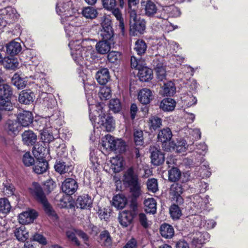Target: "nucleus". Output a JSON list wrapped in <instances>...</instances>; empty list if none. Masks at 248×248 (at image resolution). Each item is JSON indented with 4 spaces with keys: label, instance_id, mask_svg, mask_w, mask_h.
<instances>
[{
    "label": "nucleus",
    "instance_id": "nucleus-1",
    "mask_svg": "<svg viewBox=\"0 0 248 248\" xmlns=\"http://www.w3.org/2000/svg\"><path fill=\"white\" fill-rule=\"evenodd\" d=\"M87 101L89 104V117L92 123L95 122L96 117H98L99 120L97 123L102 129L108 132L113 131L115 127V121L112 116L105 115L103 110V104L99 103L90 104L89 98Z\"/></svg>",
    "mask_w": 248,
    "mask_h": 248
},
{
    "label": "nucleus",
    "instance_id": "nucleus-2",
    "mask_svg": "<svg viewBox=\"0 0 248 248\" xmlns=\"http://www.w3.org/2000/svg\"><path fill=\"white\" fill-rule=\"evenodd\" d=\"M73 6L71 1L64 2L60 0L57 3L56 10L57 13L61 17L62 24L69 21L70 19L78 20V17L75 15L77 10Z\"/></svg>",
    "mask_w": 248,
    "mask_h": 248
},
{
    "label": "nucleus",
    "instance_id": "nucleus-3",
    "mask_svg": "<svg viewBox=\"0 0 248 248\" xmlns=\"http://www.w3.org/2000/svg\"><path fill=\"white\" fill-rule=\"evenodd\" d=\"M78 20H70L64 25L65 31L66 36L69 38V43L71 41L75 42V44L82 43L84 44L85 41H82V34L80 32V23H78Z\"/></svg>",
    "mask_w": 248,
    "mask_h": 248
},
{
    "label": "nucleus",
    "instance_id": "nucleus-4",
    "mask_svg": "<svg viewBox=\"0 0 248 248\" xmlns=\"http://www.w3.org/2000/svg\"><path fill=\"white\" fill-rule=\"evenodd\" d=\"M30 190L31 194L35 197L37 200L42 204L45 212L48 215L53 217L56 216L54 211L48 202L43 190L38 183H33L31 186L30 188Z\"/></svg>",
    "mask_w": 248,
    "mask_h": 248
},
{
    "label": "nucleus",
    "instance_id": "nucleus-5",
    "mask_svg": "<svg viewBox=\"0 0 248 248\" xmlns=\"http://www.w3.org/2000/svg\"><path fill=\"white\" fill-rule=\"evenodd\" d=\"M100 143L103 149L106 151H116L123 153L125 150V144L122 140L115 139L109 134L102 138Z\"/></svg>",
    "mask_w": 248,
    "mask_h": 248
},
{
    "label": "nucleus",
    "instance_id": "nucleus-6",
    "mask_svg": "<svg viewBox=\"0 0 248 248\" xmlns=\"http://www.w3.org/2000/svg\"><path fill=\"white\" fill-rule=\"evenodd\" d=\"M141 5L144 10L145 15L148 17H155L161 21L168 18L165 12H163V9L161 11L158 10L156 4L152 0L142 2Z\"/></svg>",
    "mask_w": 248,
    "mask_h": 248
},
{
    "label": "nucleus",
    "instance_id": "nucleus-7",
    "mask_svg": "<svg viewBox=\"0 0 248 248\" xmlns=\"http://www.w3.org/2000/svg\"><path fill=\"white\" fill-rule=\"evenodd\" d=\"M16 10L11 6L0 9V28L5 27L7 24L13 23L18 18Z\"/></svg>",
    "mask_w": 248,
    "mask_h": 248
},
{
    "label": "nucleus",
    "instance_id": "nucleus-8",
    "mask_svg": "<svg viewBox=\"0 0 248 248\" xmlns=\"http://www.w3.org/2000/svg\"><path fill=\"white\" fill-rule=\"evenodd\" d=\"M82 43L75 44V42L69 43L68 46L71 50V54L74 61L78 65L87 64L85 62L84 52L85 47Z\"/></svg>",
    "mask_w": 248,
    "mask_h": 248
},
{
    "label": "nucleus",
    "instance_id": "nucleus-9",
    "mask_svg": "<svg viewBox=\"0 0 248 248\" xmlns=\"http://www.w3.org/2000/svg\"><path fill=\"white\" fill-rule=\"evenodd\" d=\"M209 197L206 196L202 198L199 195L196 194L190 196L191 204L197 212H201L205 210L208 208V204L209 203Z\"/></svg>",
    "mask_w": 248,
    "mask_h": 248
},
{
    "label": "nucleus",
    "instance_id": "nucleus-10",
    "mask_svg": "<svg viewBox=\"0 0 248 248\" xmlns=\"http://www.w3.org/2000/svg\"><path fill=\"white\" fill-rule=\"evenodd\" d=\"M41 80L42 83H44V84H42L43 88L42 90L43 91V93L41 94V96L44 98V105L47 107L48 108L53 109V110L55 108H58L56 100L52 96V95H48L46 93V91H48L49 86L46 79H42Z\"/></svg>",
    "mask_w": 248,
    "mask_h": 248
},
{
    "label": "nucleus",
    "instance_id": "nucleus-11",
    "mask_svg": "<svg viewBox=\"0 0 248 248\" xmlns=\"http://www.w3.org/2000/svg\"><path fill=\"white\" fill-rule=\"evenodd\" d=\"M183 192L182 186L179 183H174L171 185L170 189V195L171 200L177 204L181 205L184 202V199L181 195Z\"/></svg>",
    "mask_w": 248,
    "mask_h": 248
},
{
    "label": "nucleus",
    "instance_id": "nucleus-12",
    "mask_svg": "<svg viewBox=\"0 0 248 248\" xmlns=\"http://www.w3.org/2000/svg\"><path fill=\"white\" fill-rule=\"evenodd\" d=\"M164 150L167 151H170L171 150L175 151L178 153H182L185 152L188 145L186 141L184 139L177 140L176 141H171L170 142L167 146L165 144L163 146Z\"/></svg>",
    "mask_w": 248,
    "mask_h": 248
},
{
    "label": "nucleus",
    "instance_id": "nucleus-13",
    "mask_svg": "<svg viewBox=\"0 0 248 248\" xmlns=\"http://www.w3.org/2000/svg\"><path fill=\"white\" fill-rule=\"evenodd\" d=\"M130 34L133 36L143 34L146 28V21L143 19L139 18L138 20L129 23Z\"/></svg>",
    "mask_w": 248,
    "mask_h": 248
},
{
    "label": "nucleus",
    "instance_id": "nucleus-14",
    "mask_svg": "<svg viewBox=\"0 0 248 248\" xmlns=\"http://www.w3.org/2000/svg\"><path fill=\"white\" fill-rule=\"evenodd\" d=\"M102 29L100 31V35L103 40L109 41L113 36V31L111 26V21L106 18L101 23Z\"/></svg>",
    "mask_w": 248,
    "mask_h": 248
},
{
    "label": "nucleus",
    "instance_id": "nucleus-15",
    "mask_svg": "<svg viewBox=\"0 0 248 248\" xmlns=\"http://www.w3.org/2000/svg\"><path fill=\"white\" fill-rule=\"evenodd\" d=\"M78 183L72 178H67L62 183V189L67 195H72L78 189Z\"/></svg>",
    "mask_w": 248,
    "mask_h": 248
},
{
    "label": "nucleus",
    "instance_id": "nucleus-16",
    "mask_svg": "<svg viewBox=\"0 0 248 248\" xmlns=\"http://www.w3.org/2000/svg\"><path fill=\"white\" fill-rule=\"evenodd\" d=\"M195 150L193 153V155L194 156L196 155H198V156L195 157V159L192 158L190 159V162L189 163V165H192L193 162H203V157L207 150V146L204 143H200L196 145V148H194Z\"/></svg>",
    "mask_w": 248,
    "mask_h": 248
},
{
    "label": "nucleus",
    "instance_id": "nucleus-17",
    "mask_svg": "<svg viewBox=\"0 0 248 248\" xmlns=\"http://www.w3.org/2000/svg\"><path fill=\"white\" fill-rule=\"evenodd\" d=\"M37 123L39 124L38 130L42 131V135L48 134L49 136L50 135L52 136L51 129L54 126L52 124V122L48 118H41L38 121Z\"/></svg>",
    "mask_w": 248,
    "mask_h": 248
},
{
    "label": "nucleus",
    "instance_id": "nucleus-18",
    "mask_svg": "<svg viewBox=\"0 0 248 248\" xmlns=\"http://www.w3.org/2000/svg\"><path fill=\"white\" fill-rule=\"evenodd\" d=\"M37 216V213L33 210L23 212L18 216L19 222L22 224L31 223L36 218Z\"/></svg>",
    "mask_w": 248,
    "mask_h": 248
},
{
    "label": "nucleus",
    "instance_id": "nucleus-19",
    "mask_svg": "<svg viewBox=\"0 0 248 248\" xmlns=\"http://www.w3.org/2000/svg\"><path fill=\"white\" fill-rule=\"evenodd\" d=\"M5 129L9 135L16 136L21 129V126L16 120H8L5 124Z\"/></svg>",
    "mask_w": 248,
    "mask_h": 248
},
{
    "label": "nucleus",
    "instance_id": "nucleus-20",
    "mask_svg": "<svg viewBox=\"0 0 248 248\" xmlns=\"http://www.w3.org/2000/svg\"><path fill=\"white\" fill-rule=\"evenodd\" d=\"M150 151L152 163L155 166L162 164L165 160L164 154L160 149L155 147L151 148Z\"/></svg>",
    "mask_w": 248,
    "mask_h": 248
},
{
    "label": "nucleus",
    "instance_id": "nucleus-21",
    "mask_svg": "<svg viewBox=\"0 0 248 248\" xmlns=\"http://www.w3.org/2000/svg\"><path fill=\"white\" fill-rule=\"evenodd\" d=\"M124 182L129 186L138 182V178L133 167L129 168L124 174Z\"/></svg>",
    "mask_w": 248,
    "mask_h": 248
},
{
    "label": "nucleus",
    "instance_id": "nucleus-22",
    "mask_svg": "<svg viewBox=\"0 0 248 248\" xmlns=\"http://www.w3.org/2000/svg\"><path fill=\"white\" fill-rule=\"evenodd\" d=\"M17 119L21 126L26 127L32 123L33 116L31 112L25 110L18 115Z\"/></svg>",
    "mask_w": 248,
    "mask_h": 248
},
{
    "label": "nucleus",
    "instance_id": "nucleus-23",
    "mask_svg": "<svg viewBox=\"0 0 248 248\" xmlns=\"http://www.w3.org/2000/svg\"><path fill=\"white\" fill-rule=\"evenodd\" d=\"M139 101L143 104H148L153 99L152 91L147 88H143L140 91L138 96Z\"/></svg>",
    "mask_w": 248,
    "mask_h": 248
},
{
    "label": "nucleus",
    "instance_id": "nucleus-24",
    "mask_svg": "<svg viewBox=\"0 0 248 248\" xmlns=\"http://www.w3.org/2000/svg\"><path fill=\"white\" fill-rule=\"evenodd\" d=\"M134 213L131 211H124L119 216V221L123 227H126L129 225L133 219Z\"/></svg>",
    "mask_w": 248,
    "mask_h": 248
},
{
    "label": "nucleus",
    "instance_id": "nucleus-25",
    "mask_svg": "<svg viewBox=\"0 0 248 248\" xmlns=\"http://www.w3.org/2000/svg\"><path fill=\"white\" fill-rule=\"evenodd\" d=\"M52 122L54 128L57 129L58 126L62 124L63 113L58 108L53 110V113L51 116L47 117Z\"/></svg>",
    "mask_w": 248,
    "mask_h": 248
},
{
    "label": "nucleus",
    "instance_id": "nucleus-26",
    "mask_svg": "<svg viewBox=\"0 0 248 248\" xmlns=\"http://www.w3.org/2000/svg\"><path fill=\"white\" fill-rule=\"evenodd\" d=\"M34 93L31 90H25L20 92L18 96V101L24 104H30L33 102Z\"/></svg>",
    "mask_w": 248,
    "mask_h": 248
},
{
    "label": "nucleus",
    "instance_id": "nucleus-27",
    "mask_svg": "<svg viewBox=\"0 0 248 248\" xmlns=\"http://www.w3.org/2000/svg\"><path fill=\"white\" fill-rule=\"evenodd\" d=\"M92 199L88 195L79 196L76 201L77 207L81 209H88L91 207L92 205Z\"/></svg>",
    "mask_w": 248,
    "mask_h": 248
},
{
    "label": "nucleus",
    "instance_id": "nucleus-28",
    "mask_svg": "<svg viewBox=\"0 0 248 248\" xmlns=\"http://www.w3.org/2000/svg\"><path fill=\"white\" fill-rule=\"evenodd\" d=\"M172 136V134L170 128L168 127L164 128L158 132L157 138L159 141L166 144L168 141H170Z\"/></svg>",
    "mask_w": 248,
    "mask_h": 248
},
{
    "label": "nucleus",
    "instance_id": "nucleus-29",
    "mask_svg": "<svg viewBox=\"0 0 248 248\" xmlns=\"http://www.w3.org/2000/svg\"><path fill=\"white\" fill-rule=\"evenodd\" d=\"M95 78L100 84H106L110 78L108 70L107 68L100 69L96 72Z\"/></svg>",
    "mask_w": 248,
    "mask_h": 248
},
{
    "label": "nucleus",
    "instance_id": "nucleus-30",
    "mask_svg": "<svg viewBox=\"0 0 248 248\" xmlns=\"http://www.w3.org/2000/svg\"><path fill=\"white\" fill-rule=\"evenodd\" d=\"M22 137L24 143L28 146L33 145L37 140V136L31 130L24 131Z\"/></svg>",
    "mask_w": 248,
    "mask_h": 248
},
{
    "label": "nucleus",
    "instance_id": "nucleus-31",
    "mask_svg": "<svg viewBox=\"0 0 248 248\" xmlns=\"http://www.w3.org/2000/svg\"><path fill=\"white\" fill-rule=\"evenodd\" d=\"M138 76L141 81H147L153 77L152 70L147 67L142 66L139 70Z\"/></svg>",
    "mask_w": 248,
    "mask_h": 248
},
{
    "label": "nucleus",
    "instance_id": "nucleus-32",
    "mask_svg": "<svg viewBox=\"0 0 248 248\" xmlns=\"http://www.w3.org/2000/svg\"><path fill=\"white\" fill-rule=\"evenodd\" d=\"M48 167L47 161L43 158L39 159L33 168V171L37 174H43L45 172Z\"/></svg>",
    "mask_w": 248,
    "mask_h": 248
},
{
    "label": "nucleus",
    "instance_id": "nucleus-33",
    "mask_svg": "<svg viewBox=\"0 0 248 248\" xmlns=\"http://www.w3.org/2000/svg\"><path fill=\"white\" fill-rule=\"evenodd\" d=\"M127 203V198L123 194L116 195L112 199V205L117 209L124 208Z\"/></svg>",
    "mask_w": 248,
    "mask_h": 248
},
{
    "label": "nucleus",
    "instance_id": "nucleus-34",
    "mask_svg": "<svg viewBox=\"0 0 248 248\" xmlns=\"http://www.w3.org/2000/svg\"><path fill=\"white\" fill-rule=\"evenodd\" d=\"M110 163V168L114 172H119L122 170L123 166V159L120 156L116 155L111 158Z\"/></svg>",
    "mask_w": 248,
    "mask_h": 248
},
{
    "label": "nucleus",
    "instance_id": "nucleus-35",
    "mask_svg": "<svg viewBox=\"0 0 248 248\" xmlns=\"http://www.w3.org/2000/svg\"><path fill=\"white\" fill-rule=\"evenodd\" d=\"M54 168L57 172L61 174L70 171L72 170V166L69 165L62 160L56 161L54 165Z\"/></svg>",
    "mask_w": 248,
    "mask_h": 248
},
{
    "label": "nucleus",
    "instance_id": "nucleus-36",
    "mask_svg": "<svg viewBox=\"0 0 248 248\" xmlns=\"http://www.w3.org/2000/svg\"><path fill=\"white\" fill-rule=\"evenodd\" d=\"M144 210L147 213L154 214L156 212V202L154 198H148L144 201Z\"/></svg>",
    "mask_w": 248,
    "mask_h": 248
},
{
    "label": "nucleus",
    "instance_id": "nucleus-37",
    "mask_svg": "<svg viewBox=\"0 0 248 248\" xmlns=\"http://www.w3.org/2000/svg\"><path fill=\"white\" fill-rule=\"evenodd\" d=\"M95 48L97 52L100 54H106L110 49V43L106 40H101L97 43Z\"/></svg>",
    "mask_w": 248,
    "mask_h": 248
},
{
    "label": "nucleus",
    "instance_id": "nucleus-38",
    "mask_svg": "<svg viewBox=\"0 0 248 248\" xmlns=\"http://www.w3.org/2000/svg\"><path fill=\"white\" fill-rule=\"evenodd\" d=\"M6 52L11 55L18 54L21 50L20 43L15 41H12L6 45Z\"/></svg>",
    "mask_w": 248,
    "mask_h": 248
},
{
    "label": "nucleus",
    "instance_id": "nucleus-39",
    "mask_svg": "<svg viewBox=\"0 0 248 248\" xmlns=\"http://www.w3.org/2000/svg\"><path fill=\"white\" fill-rule=\"evenodd\" d=\"M183 105L187 108H189L197 104V100L191 93H184L181 97Z\"/></svg>",
    "mask_w": 248,
    "mask_h": 248
},
{
    "label": "nucleus",
    "instance_id": "nucleus-40",
    "mask_svg": "<svg viewBox=\"0 0 248 248\" xmlns=\"http://www.w3.org/2000/svg\"><path fill=\"white\" fill-rule=\"evenodd\" d=\"M14 233L18 241L23 242L26 241L29 237V232L24 226L16 228L14 231Z\"/></svg>",
    "mask_w": 248,
    "mask_h": 248
},
{
    "label": "nucleus",
    "instance_id": "nucleus-41",
    "mask_svg": "<svg viewBox=\"0 0 248 248\" xmlns=\"http://www.w3.org/2000/svg\"><path fill=\"white\" fill-rule=\"evenodd\" d=\"M176 102L172 98L164 99L160 104V108L164 111H172L175 107Z\"/></svg>",
    "mask_w": 248,
    "mask_h": 248
},
{
    "label": "nucleus",
    "instance_id": "nucleus-42",
    "mask_svg": "<svg viewBox=\"0 0 248 248\" xmlns=\"http://www.w3.org/2000/svg\"><path fill=\"white\" fill-rule=\"evenodd\" d=\"M100 243L107 248H109L112 245V239L109 232L107 230L102 231L100 234Z\"/></svg>",
    "mask_w": 248,
    "mask_h": 248
},
{
    "label": "nucleus",
    "instance_id": "nucleus-43",
    "mask_svg": "<svg viewBox=\"0 0 248 248\" xmlns=\"http://www.w3.org/2000/svg\"><path fill=\"white\" fill-rule=\"evenodd\" d=\"M160 234L162 237L165 238H170L174 235V229L173 227L168 224H163L160 226Z\"/></svg>",
    "mask_w": 248,
    "mask_h": 248
},
{
    "label": "nucleus",
    "instance_id": "nucleus-44",
    "mask_svg": "<svg viewBox=\"0 0 248 248\" xmlns=\"http://www.w3.org/2000/svg\"><path fill=\"white\" fill-rule=\"evenodd\" d=\"M85 50V61H89L90 62H94L98 60L96 52L94 51L91 46H86Z\"/></svg>",
    "mask_w": 248,
    "mask_h": 248
},
{
    "label": "nucleus",
    "instance_id": "nucleus-45",
    "mask_svg": "<svg viewBox=\"0 0 248 248\" xmlns=\"http://www.w3.org/2000/svg\"><path fill=\"white\" fill-rule=\"evenodd\" d=\"M11 97H0V110L12 111L13 106L11 102Z\"/></svg>",
    "mask_w": 248,
    "mask_h": 248
},
{
    "label": "nucleus",
    "instance_id": "nucleus-46",
    "mask_svg": "<svg viewBox=\"0 0 248 248\" xmlns=\"http://www.w3.org/2000/svg\"><path fill=\"white\" fill-rule=\"evenodd\" d=\"M163 12H165V14L169 16L177 17L181 15L180 9L174 5L166 6L163 8Z\"/></svg>",
    "mask_w": 248,
    "mask_h": 248
},
{
    "label": "nucleus",
    "instance_id": "nucleus-47",
    "mask_svg": "<svg viewBox=\"0 0 248 248\" xmlns=\"http://www.w3.org/2000/svg\"><path fill=\"white\" fill-rule=\"evenodd\" d=\"M12 94V89L8 84H0V97H11Z\"/></svg>",
    "mask_w": 248,
    "mask_h": 248
},
{
    "label": "nucleus",
    "instance_id": "nucleus-48",
    "mask_svg": "<svg viewBox=\"0 0 248 248\" xmlns=\"http://www.w3.org/2000/svg\"><path fill=\"white\" fill-rule=\"evenodd\" d=\"M146 49L147 45L143 40L139 39L135 42L134 50L139 56L144 54Z\"/></svg>",
    "mask_w": 248,
    "mask_h": 248
},
{
    "label": "nucleus",
    "instance_id": "nucleus-49",
    "mask_svg": "<svg viewBox=\"0 0 248 248\" xmlns=\"http://www.w3.org/2000/svg\"><path fill=\"white\" fill-rule=\"evenodd\" d=\"M82 14L86 18L94 19L96 17L98 13L94 8L88 6L83 9Z\"/></svg>",
    "mask_w": 248,
    "mask_h": 248
},
{
    "label": "nucleus",
    "instance_id": "nucleus-50",
    "mask_svg": "<svg viewBox=\"0 0 248 248\" xmlns=\"http://www.w3.org/2000/svg\"><path fill=\"white\" fill-rule=\"evenodd\" d=\"M2 62L5 67L9 69H15L19 65L17 60L13 58H5Z\"/></svg>",
    "mask_w": 248,
    "mask_h": 248
},
{
    "label": "nucleus",
    "instance_id": "nucleus-51",
    "mask_svg": "<svg viewBox=\"0 0 248 248\" xmlns=\"http://www.w3.org/2000/svg\"><path fill=\"white\" fill-rule=\"evenodd\" d=\"M198 169V176L202 178H207L211 175V172L209 171V166L207 162H205Z\"/></svg>",
    "mask_w": 248,
    "mask_h": 248
},
{
    "label": "nucleus",
    "instance_id": "nucleus-52",
    "mask_svg": "<svg viewBox=\"0 0 248 248\" xmlns=\"http://www.w3.org/2000/svg\"><path fill=\"white\" fill-rule=\"evenodd\" d=\"M164 94L166 96H172L176 92L174 84L170 81L164 84Z\"/></svg>",
    "mask_w": 248,
    "mask_h": 248
},
{
    "label": "nucleus",
    "instance_id": "nucleus-53",
    "mask_svg": "<svg viewBox=\"0 0 248 248\" xmlns=\"http://www.w3.org/2000/svg\"><path fill=\"white\" fill-rule=\"evenodd\" d=\"M149 125L150 129L155 130L162 125V119L157 116H152L149 118Z\"/></svg>",
    "mask_w": 248,
    "mask_h": 248
},
{
    "label": "nucleus",
    "instance_id": "nucleus-54",
    "mask_svg": "<svg viewBox=\"0 0 248 248\" xmlns=\"http://www.w3.org/2000/svg\"><path fill=\"white\" fill-rule=\"evenodd\" d=\"M170 214L173 219H178L182 216V211L178 205L174 203L170 207Z\"/></svg>",
    "mask_w": 248,
    "mask_h": 248
},
{
    "label": "nucleus",
    "instance_id": "nucleus-55",
    "mask_svg": "<svg viewBox=\"0 0 248 248\" xmlns=\"http://www.w3.org/2000/svg\"><path fill=\"white\" fill-rule=\"evenodd\" d=\"M11 209V205L7 199H0V213L3 216L8 213Z\"/></svg>",
    "mask_w": 248,
    "mask_h": 248
},
{
    "label": "nucleus",
    "instance_id": "nucleus-56",
    "mask_svg": "<svg viewBox=\"0 0 248 248\" xmlns=\"http://www.w3.org/2000/svg\"><path fill=\"white\" fill-rule=\"evenodd\" d=\"M112 14L116 17V19L119 22V26L121 30L122 31H124V18L122 16V14L121 13V11L118 8H114L112 10Z\"/></svg>",
    "mask_w": 248,
    "mask_h": 248
},
{
    "label": "nucleus",
    "instance_id": "nucleus-57",
    "mask_svg": "<svg viewBox=\"0 0 248 248\" xmlns=\"http://www.w3.org/2000/svg\"><path fill=\"white\" fill-rule=\"evenodd\" d=\"M133 137L134 142L137 146H142L143 145V133L142 130H134Z\"/></svg>",
    "mask_w": 248,
    "mask_h": 248
},
{
    "label": "nucleus",
    "instance_id": "nucleus-58",
    "mask_svg": "<svg viewBox=\"0 0 248 248\" xmlns=\"http://www.w3.org/2000/svg\"><path fill=\"white\" fill-rule=\"evenodd\" d=\"M181 174L180 171L177 168L172 167L169 171V179L171 182H176L180 179Z\"/></svg>",
    "mask_w": 248,
    "mask_h": 248
},
{
    "label": "nucleus",
    "instance_id": "nucleus-59",
    "mask_svg": "<svg viewBox=\"0 0 248 248\" xmlns=\"http://www.w3.org/2000/svg\"><path fill=\"white\" fill-rule=\"evenodd\" d=\"M109 108L114 113L119 112L122 108L120 101L118 99H111L109 102Z\"/></svg>",
    "mask_w": 248,
    "mask_h": 248
},
{
    "label": "nucleus",
    "instance_id": "nucleus-60",
    "mask_svg": "<svg viewBox=\"0 0 248 248\" xmlns=\"http://www.w3.org/2000/svg\"><path fill=\"white\" fill-rule=\"evenodd\" d=\"M98 94L102 100L108 99L111 97V90L108 87H103L101 88Z\"/></svg>",
    "mask_w": 248,
    "mask_h": 248
},
{
    "label": "nucleus",
    "instance_id": "nucleus-61",
    "mask_svg": "<svg viewBox=\"0 0 248 248\" xmlns=\"http://www.w3.org/2000/svg\"><path fill=\"white\" fill-rule=\"evenodd\" d=\"M147 186L149 191L153 193L156 192L158 190L157 180L155 178L149 179L147 182Z\"/></svg>",
    "mask_w": 248,
    "mask_h": 248
},
{
    "label": "nucleus",
    "instance_id": "nucleus-62",
    "mask_svg": "<svg viewBox=\"0 0 248 248\" xmlns=\"http://www.w3.org/2000/svg\"><path fill=\"white\" fill-rule=\"evenodd\" d=\"M133 197H138L141 194L140 186L138 182L129 186Z\"/></svg>",
    "mask_w": 248,
    "mask_h": 248
},
{
    "label": "nucleus",
    "instance_id": "nucleus-63",
    "mask_svg": "<svg viewBox=\"0 0 248 248\" xmlns=\"http://www.w3.org/2000/svg\"><path fill=\"white\" fill-rule=\"evenodd\" d=\"M22 160L24 164L28 167L32 165L34 163V159L29 152H26L23 155Z\"/></svg>",
    "mask_w": 248,
    "mask_h": 248
},
{
    "label": "nucleus",
    "instance_id": "nucleus-64",
    "mask_svg": "<svg viewBox=\"0 0 248 248\" xmlns=\"http://www.w3.org/2000/svg\"><path fill=\"white\" fill-rule=\"evenodd\" d=\"M8 228L6 221L2 217H0V238L5 237Z\"/></svg>",
    "mask_w": 248,
    "mask_h": 248
}]
</instances>
